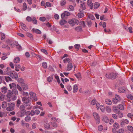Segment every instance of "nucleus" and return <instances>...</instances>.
Segmentation results:
<instances>
[{"label": "nucleus", "instance_id": "22", "mask_svg": "<svg viewBox=\"0 0 133 133\" xmlns=\"http://www.w3.org/2000/svg\"><path fill=\"white\" fill-rule=\"evenodd\" d=\"M8 104L5 101L3 102L2 105V108L4 109L7 107V106Z\"/></svg>", "mask_w": 133, "mask_h": 133}, {"label": "nucleus", "instance_id": "36", "mask_svg": "<svg viewBox=\"0 0 133 133\" xmlns=\"http://www.w3.org/2000/svg\"><path fill=\"white\" fill-rule=\"evenodd\" d=\"M68 9L69 11H72L74 10V8L73 6L71 5H70L69 6Z\"/></svg>", "mask_w": 133, "mask_h": 133}, {"label": "nucleus", "instance_id": "63", "mask_svg": "<svg viewBox=\"0 0 133 133\" xmlns=\"http://www.w3.org/2000/svg\"><path fill=\"white\" fill-rule=\"evenodd\" d=\"M1 39L2 40H3L5 37V35L3 33H1Z\"/></svg>", "mask_w": 133, "mask_h": 133}, {"label": "nucleus", "instance_id": "13", "mask_svg": "<svg viewBox=\"0 0 133 133\" xmlns=\"http://www.w3.org/2000/svg\"><path fill=\"white\" fill-rule=\"evenodd\" d=\"M73 67V65L72 63H68L67 66L66 70L68 71L71 70Z\"/></svg>", "mask_w": 133, "mask_h": 133}, {"label": "nucleus", "instance_id": "48", "mask_svg": "<svg viewBox=\"0 0 133 133\" xmlns=\"http://www.w3.org/2000/svg\"><path fill=\"white\" fill-rule=\"evenodd\" d=\"M99 108L102 112H104L105 110V107L104 105H101L99 107Z\"/></svg>", "mask_w": 133, "mask_h": 133}, {"label": "nucleus", "instance_id": "52", "mask_svg": "<svg viewBox=\"0 0 133 133\" xmlns=\"http://www.w3.org/2000/svg\"><path fill=\"white\" fill-rule=\"evenodd\" d=\"M2 47L4 48H7L8 50H9L10 49V48L7 45L4 44L2 45Z\"/></svg>", "mask_w": 133, "mask_h": 133}, {"label": "nucleus", "instance_id": "34", "mask_svg": "<svg viewBox=\"0 0 133 133\" xmlns=\"http://www.w3.org/2000/svg\"><path fill=\"white\" fill-rule=\"evenodd\" d=\"M54 76L55 78L57 80L58 83L59 84L60 83V81L59 76L57 74H55Z\"/></svg>", "mask_w": 133, "mask_h": 133}, {"label": "nucleus", "instance_id": "35", "mask_svg": "<svg viewBox=\"0 0 133 133\" xmlns=\"http://www.w3.org/2000/svg\"><path fill=\"white\" fill-rule=\"evenodd\" d=\"M17 81L19 83H21L22 84H24V80L22 78H18L17 79Z\"/></svg>", "mask_w": 133, "mask_h": 133}, {"label": "nucleus", "instance_id": "9", "mask_svg": "<svg viewBox=\"0 0 133 133\" xmlns=\"http://www.w3.org/2000/svg\"><path fill=\"white\" fill-rule=\"evenodd\" d=\"M44 125L45 128L47 129H48L50 128L49 122L47 119L45 120Z\"/></svg>", "mask_w": 133, "mask_h": 133}, {"label": "nucleus", "instance_id": "31", "mask_svg": "<svg viewBox=\"0 0 133 133\" xmlns=\"http://www.w3.org/2000/svg\"><path fill=\"white\" fill-rule=\"evenodd\" d=\"M103 120L106 123H107L109 121V119L108 117L106 116H104L103 117Z\"/></svg>", "mask_w": 133, "mask_h": 133}, {"label": "nucleus", "instance_id": "15", "mask_svg": "<svg viewBox=\"0 0 133 133\" xmlns=\"http://www.w3.org/2000/svg\"><path fill=\"white\" fill-rule=\"evenodd\" d=\"M23 102L26 104L28 103H29V98L27 97H24L22 98Z\"/></svg>", "mask_w": 133, "mask_h": 133}, {"label": "nucleus", "instance_id": "6", "mask_svg": "<svg viewBox=\"0 0 133 133\" xmlns=\"http://www.w3.org/2000/svg\"><path fill=\"white\" fill-rule=\"evenodd\" d=\"M30 96L31 97L32 99L34 101H36L37 100V98L36 97V94L33 92H30L29 93Z\"/></svg>", "mask_w": 133, "mask_h": 133}, {"label": "nucleus", "instance_id": "16", "mask_svg": "<svg viewBox=\"0 0 133 133\" xmlns=\"http://www.w3.org/2000/svg\"><path fill=\"white\" fill-rule=\"evenodd\" d=\"M22 124V126H25L26 128H28L29 127V124L28 123H25V122L23 121L22 120L21 121Z\"/></svg>", "mask_w": 133, "mask_h": 133}, {"label": "nucleus", "instance_id": "27", "mask_svg": "<svg viewBox=\"0 0 133 133\" xmlns=\"http://www.w3.org/2000/svg\"><path fill=\"white\" fill-rule=\"evenodd\" d=\"M5 78L6 81L8 82L9 81H12V79L9 76H5Z\"/></svg>", "mask_w": 133, "mask_h": 133}, {"label": "nucleus", "instance_id": "8", "mask_svg": "<svg viewBox=\"0 0 133 133\" xmlns=\"http://www.w3.org/2000/svg\"><path fill=\"white\" fill-rule=\"evenodd\" d=\"M9 107L6 108V110L8 111H11L13 110L14 109V103H11L10 104H8Z\"/></svg>", "mask_w": 133, "mask_h": 133}, {"label": "nucleus", "instance_id": "14", "mask_svg": "<svg viewBox=\"0 0 133 133\" xmlns=\"http://www.w3.org/2000/svg\"><path fill=\"white\" fill-rule=\"evenodd\" d=\"M20 24L22 28L25 31L28 30V29L25 24L22 22L20 23Z\"/></svg>", "mask_w": 133, "mask_h": 133}, {"label": "nucleus", "instance_id": "56", "mask_svg": "<svg viewBox=\"0 0 133 133\" xmlns=\"http://www.w3.org/2000/svg\"><path fill=\"white\" fill-rule=\"evenodd\" d=\"M75 49L78 50L80 47V45L79 44H76L75 45Z\"/></svg>", "mask_w": 133, "mask_h": 133}, {"label": "nucleus", "instance_id": "46", "mask_svg": "<svg viewBox=\"0 0 133 133\" xmlns=\"http://www.w3.org/2000/svg\"><path fill=\"white\" fill-rule=\"evenodd\" d=\"M6 116V114L4 112H0V117H5Z\"/></svg>", "mask_w": 133, "mask_h": 133}, {"label": "nucleus", "instance_id": "4", "mask_svg": "<svg viewBox=\"0 0 133 133\" xmlns=\"http://www.w3.org/2000/svg\"><path fill=\"white\" fill-rule=\"evenodd\" d=\"M117 75V74L116 73H111L109 74H106L105 76L107 78L114 79L116 78Z\"/></svg>", "mask_w": 133, "mask_h": 133}, {"label": "nucleus", "instance_id": "25", "mask_svg": "<svg viewBox=\"0 0 133 133\" xmlns=\"http://www.w3.org/2000/svg\"><path fill=\"white\" fill-rule=\"evenodd\" d=\"M1 91L3 93L5 94L7 91V89L5 87H3L1 89Z\"/></svg>", "mask_w": 133, "mask_h": 133}, {"label": "nucleus", "instance_id": "55", "mask_svg": "<svg viewBox=\"0 0 133 133\" xmlns=\"http://www.w3.org/2000/svg\"><path fill=\"white\" fill-rule=\"evenodd\" d=\"M118 108L121 110H123L124 109L123 106L122 104H119L118 106Z\"/></svg>", "mask_w": 133, "mask_h": 133}, {"label": "nucleus", "instance_id": "44", "mask_svg": "<svg viewBox=\"0 0 133 133\" xmlns=\"http://www.w3.org/2000/svg\"><path fill=\"white\" fill-rule=\"evenodd\" d=\"M84 16V14L83 13L80 12L78 13L77 14V16L79 18H81L83 17Z\"/></svg>", "mask_w": 133, "mask_h": 133}, {"label": "nucleus", "instance_id": "40", "mask_svg": "<svg viewBox=\"0 0 133 133\" xmlns=\"http://www.w3.org/2000/svg\"><path fill=\"white\" fill-rule=\"evenodd\" d=\"M124 129L121 128L118 130L117 131V133H124Z\"/></svg>", "mask_w": 133, "mask_h": 133}, {"label": "nucleus", "instance_id": "3", "mask_svg": "<svg viewBox=\"0 0 133 133\" xmlns=\"http://www.w3.org/2000/svg\"><path fill=\"white\" fill-rule=\"evenodd\" d=\"M68 22L72 26H74L75 24H78L79 23L78 21L75 18L69 20Z\"/></svg>", "mask_w": 133, "mask_h": 133}, {"label": "nucleus", "instance_id": "33", "mask_svg": "<svg viewBox=\"0 0 133 133\" xmlns=\"http://www.w3.org/2000/svg\"><path fill=\"white\" fill-rule=\"evenodd\" d=\"M26 35L28 37H29L31 39H33V35L32 34L29 32H27L26 33Z\"/></svg>", "mask_w": 133, "mask_h": 133}, {"label": "nucleus", "instance_id": "10", "mask_svg": "<svg viewBox=\"0 0 133 133\" xmlns=\"http://www.w3.org/2000/svg\"><path fill=\"white\" fill-rule=\"evenodd\" d=\"M129 123V121L127 119H125L122 121L121 123V126L122 127H124L125 125L128 124Z\"/></svg>", "mask_w": 133, "mask_h": 133}, {"label": "nucleus", "instance_id": "64", "mask_svg": "<svg viewBox=\"0 0 133 133\" xmlns=\"http://www.w3.org/2000/svg\"><path fill=\"white\" fill-rule=\"evenodd\" d=\"M128 116L132 119H133V114H131L130 113H129L128 114Z\"/></svg>", "mask_w": 133, "mask_h": 133}, {"label": "nucleus", "instance_id": "42", "mask_svg": "<svg viewBox=\"0 0 133 133\" xmlns=\"http://www.w3.org/2000/svg\"><path fill=\"white\" fill-rule=\"evenodd\" d=\"M42 65L43 67L45 69H46L47 67V65L46 63L43 62L42 64Z\"/></svg>", "mask_w": 133, "mask_h": 133}, {"label": "nucleus", "instance_id": "12", "mask_svg": "<svg viewBox=\"0 0 133 133\" xmlns=\"http://www.w3.org/2000/svg\"><path fill=\"white\" fill-rule=\"evenodd\" d=\"M10 76L13 78H14L16 79L18 77L17 73L16 72H14L13 71L10 75Z\"/></svg>", "mask_w": 133, "mask_h": 133}, {"label": "nucleus", "instance_id": "7", "mask_svg": "<svg viewBox=\"0 0 133 133\" xmlns=\"http://www.w3.org/2000/svg\"><path fill=\"white\" fill-rule=\"evenodd\" d=\"M93 115L95 119L96 120L97 123L98 124L99 123L100 120L98 114L96 112H94L93 113Z\"/></svg>", "mask_w": 133, "mask_h": 133}, {"label": "nucleus", "instance_id": "59", "mask_svg": "<svg viewBox=\"0 0 133 133\" xmlns=\"http://www.w3.org/2000/svg\"><path fill=\"white\" fill-rule=\"evenodd\" d=\"M115 97V98L117 99L118 101H119L120 100L121 98L119 96L117 95H116Z\"/></svg>", "mask_w": 133, "mask_h": 133}, {"label": "nucleus", "instance_id": "1", "mask_svg": "<svg viewBox=\"0 0 133 133\" xmlns=\"http://www.w3.org/2000/svg\"><path fill=\"white\" fill-rule=\"evenodd\" d=\"M7 97L8 98V101L9 102L10 101L11 99L12 100H15L17 98L16 96L13 95L11 90H9L7 95Z\"/></svg>", "mask_w": 133, "mask_h": 133}, {"label": "nucleus", "instance_id": "21", "mask_svg": "<svg viewBox=\"0 0 133 133\" xmlns=\"http://www.w3.org/2000/svg\"><path fill=\"white\" fill-rule=\"evenodd\" d=\"M12 91L13 94H14L15 96H16L18 95V92L16 88H13L12 90Z\"/></svg>", "mask_w": 133, "mask_h": 133}, {"label": "nucleus", "instance_id": "61", "mask_svg": "<svg viewBox=\"0 0 133 133\" xmlns=\"http://www.w3.org/2000/svg\"><path fill=\"white\" fill-rule=\"evenodd\" d=\"M89 17L90 19L92 20H94L95 18L94 15L92 14L89 15Z\"/></svg>", "mask_w": 133, "mask_h": 133}, {"label": "nucleus", "instance_id": "5", "mask_svg": "<svg viewBox=\"0 0 133 133\" xmlns=\"http://www.w3.org/2000/svg\"><path fill=\"white\" fill-rule=\"evenodd\" d=\"M13 71L11 70V68L9 67H7L5 69V70L4 71L3 74L4 75H8L10 74Z\"/></svg>", "mask_w": 133, "mask_h": 133}, {"label": "nucleus", "instance_id": "62", "mask_svg": "<svg viewBox=\"0 0 133 133\" xmlns=\"http://www.w3.org/2000/svg\"><path fill=\"white\" fill-rule=\"evenodd\" d=\"M81 26H78L75 28V30L77 31H79L81 30Z\"/></svg>", "mask_w": 133, "mask_h": 133}, {"label": "nucleus", "instance_id": "19", "mask_svg": "<svg viewBox=\"0 0 133 133\" xmlns=\"http://www.w3.org/2000/svg\"><path fill=\"white\" fill-rule=\"evenodd\" d=\"M21 86L24 90H26L28 89V85L24 83L22 84Z\"/></svg>", "mask_w": 133, "mask_h": 133}, {"label": "nucleus", "instance_id": "32", "mask_svg": "<svg viewBox=\"0 0 133 133\" xmlns=\"http://www.w3.org/2000/svg\"><path fill=\"white\" fill-rule=\"evenodd\" d=\"M53 79V77L52 76H51L48 77L47 79V81L49 82H51Z\"/></svg>", "mask_w": 133, "mask_h": 133}, {"label": "nucleus", "instance_id": "53", "mask_svg": "<svg viewBox=\"0 0 133 133\" xmlns=\"http://www.w3.org/2000/svg\"><path fill=\"white\" fill-rule=\"evenodd\" d=\"M118 116L119 117L122 118L123 116V115L122 113L121 112L118 111Z\"/></svg>", "mask_w": 133, "mask_h": 133}, {"label": "nucleus", "instance_id": "26", "mask_svg": "<svg viewBox=\"0 0 133 133\" xmlns=\"http://www.w3.org/2000/svg\"><path fill=\"white\" fill-rule=\"evenodd\" d=\"M80 7L83 10H85L86 8L85 4L84 3H82L80 4Z\"/></svg>", "mask_w": 133, "mask_h": 133}, {"label": "nucleus", "instance_id": "11", "mask_svg": "<svg viewBox=\"0 0 133 133\" xmlns=\"http://www.w3.org/2000/svg\"><path fill=\"white\" fill-rule=\"evenodd\" d=\"M51 119L54 121V122H51V124L52 126L54 127H56L57 126V124L56 123L57 121L56 118L55 117H52Z\"/></svg>", "mask_w": 133, "mask_h": 133}, {"label": "nucleus", "instance_id": "51", "mask_svg": "<svg viewBox=\"0 0 133 133\" xmlns=\"http://www.w3.org/2000/svg\"><path fill=\"white\" fill-rule=\"evenodd\" d=\"M103 129V127L102 125H100L98 127V129L99 131H102Z\"/></svg>", "mask_w": 133, "mask_h": 133}, {"label": "nucleus", "instance_id": "24", "mask_svg": "<svg viewBox=\"0 0 133 133\" xmlns=\"http://www.w3.org/2000/svg\"><path fill=\"white\" fill-rule=\"evenodd\" d=\"M9 86L10 89L16 88V84L14 83H12L11 84H10Z\"/></svg>", "mask_w": 133, "mask_h": 133}, {"label": "nucleus", "instance_id": "20", "mask_svg": "<svg viewBox=\"0 0 133 133\" xmlns=\"http://www.w3.org/2000/svg\"><path fill=\"white\" fill-rule=\"evenodd\" d=\"M71 59L69 58H66L63 59V62L64 63H71Z\"/></svg>", "mask_w": 133, "mask_h": 133}, {"label": "nucleus", "instance_id": "50", "mask_svg": "<svg viewBox=\"0 0 133 133\" xmlns=\"http://www.w3.org/2000/svg\"><path fill=\"white\" fill-rule=\"evenodd\" d=\"M66 3L65 0H62L61 2V5L62 6H63L66 4Z\"/></svg>", "mask_w": 133, "mask_h": 133}, {"label": "nucleus", "instance_id": "28", "mask_svg": "<svg viewBox=\"0 0 133 133\" xmlns=\"http://www.w3.org/2000/svg\"><path fill=\"white\" fill-rule=\"evenodd\" d=\"M20 61V58L18 57H16L14 60V62L15 63H18Z\"/></svg>", "mask_w": 133, "mask_h": 133}, {"label": "nucleus", "instance_id": "49", "mask_svg": "<svg viewBox=\"0 0 133 133\" xmlns=\"http://www.w3.org/2000/svg\"><path fill=\"white\" fill-rule=\"evenodd\" d=\"M113 126L115 128H118L119 127V125L118 123H115L114 124Z\"/></svg>", "mask_w": 133, "mask_h": 133}, {"label": "nucleus", "instance_id": "2", "mask_svg": "<svg viewBox=\"0 0 133 133\" xmlns=\"http://www.w3.org/2000/svg\"><path fill=\"white\" fill-rule=\"evenodd\" d=\"M26 20L28 22L32 21L34 24H36L37 22V21L35 17H31L28 16L26 18Z\"/></svg>", "mask_w": 133, "mask_h": 133}, {"label": "nucleus", "instance_id": "17", "mask_svg": "<svg viewBox=\"0 0 133 133\" xmlns=\"http://www.w3.org/2000/svg\"><path fill=\"white\" fill-rule=\"evenodd\" d=\"M125 91V89L124 88L121 87L118 89V91L120 93H124Z\"/></svg>", "mask_w": 133, "mask_h": 133}, {"label": "nucleus", "instance_id": "23", "mask_svg": "<svg viewBox=\"0 0 133 133\" xmlns=\"http://www.w3.org/2000/svg\"><path fill=\"white\" fill-rule=\"evenodd\" d=\"M32 31L34 32L35 31L37 34H41V31L38 29H35L34 28L32 29Z\"/></svg>", "mask_w": 133, "mask_h": 133}, {"label": "nucleus", "instance_id": "58", "mask_svg": "<svg viewBox=\"0 0 133 133\" xmlns=\"http://www.w3.org/2000/svg\"><path fill=\"white\" fill-rule=\"evenodd\" d=\"M127 98L131 100L133 99V96L131 95H127Z\"/></svg>", "mask_w": 133, "mask_h": 133}, {"label": "nucleus", "instance_id": "37", "mask_svg": "<svg viewBox=\"0 0 133 133\" xmlns=\"http://www.w3.org/2000/svg\"><path fill=\"white\" fill-rule=\"evenodd\" d=\"M5 96L3 94L1 93L0 92V100L1 101L4 100Z\"/></svg>", "mask_w": 133, "mask_h": 133}, {"label": "nucleus", "instance_id": "57", "mask_svg": "<svg viewBox=\"0 0 133 133\" xmlns=\"http://www.w3.org/2000/svg\"><path fill=\"white\" fill-rule=\"evenodd\" d=\"M23 10L24 11L26 10L27 8L26 4V3H24L23 5Z\"/></svg>", "mask_w": 133, "mask_h": 133}, {"label": "nucleus", "instance_id": "54", "mask_svg": "<svg viewBox=\"0 0 133 133\" xmlns=\"http://www.w3.org/2000/svg\"><path fill=\"white\" fill-rule=\"evenodd\" d=\"M27 113H29V115H30L32 116L34 115L35 114V111L33 110H31L30 112L28 111Z\"/></svg>", "mask_w": 133, "mask_h": 133}, {"label": "nucleus", "instance_id": "45", "mask_svg": "<svg viewBox=\"0 0 133 133\" xmlns=\"http://www.w3.org/2000/svg\"><path fill=\"white\" fill-rule=\"evenodd\" d=\"M125 29L126 30L128 31L129 30V32L130 33H132V28L129 27L128 28L127 27H125Z\"/></svg>", "mask_w": 133, "mask_h": 133}, {"label": "nucleus", "instance_id": "41", "mask_svg": "<svg viewBox=\"0 0 133 133\" xmlns=\"http://www.w3.org/2000/svg\"><path fill=\"white\" fill-rule=\"evenodd\" d=\"M19 109L21 111H25V107L24 105H21Z\"/></svg>", "mask_w": 133, "mask_h": 133}, {"label": "nucleus", "instance_id": "30", "mask_svg": "<svg viewBox=\"0 0 133 133\" xmlns=\"http://www.w3.org/2000/svg\"><path fill=\"white\" fill-rule=\"evenodd\" d=\"M99 5L100 4L98 3L97 2L95 3L94 5V8L96 9H97L99 7Z\"/></svg>", "mask_w": 133, "mask_h": 133}, {"label": "nucleus", "instance_id": "47", "mask_svg": "<svg viewBox=\"0 0 133 133\" xmlns=\"http://www.w3.org/2000/svg\"><path fill=\"white\" fill-rule=\"evenodd\" d=\"M31 119V118L29 116H27L25 118V121L28 122L30 121Z\"/></svg>", "mask_w": 133, "mask_h": 133}, {"label": "nucleus", "instance_id": "39", "mask_svg": "<svg viewBox=\"0 0 133 133\" xmlns=\"http://www.w3.org/2000/svg\"><path fill=\"white\" fill-rule=\"evenodd\" d=\"M66 22V21L64 19H61L60 20V24L61 25H63Z\"/></svg>", "mask_w": 133, "mask_h": 133}, {"label": "nucleus", "instance_id": "18", "mask_svg": "<svg viewBox=\"0 0 133 133\" xmlns=\"http://www.w3.org/2000/svg\"><path fill=\"white\" fill-rule=\"evenodd\" d=\"M78 88V87L77 85L75 84L73 86V92L74 93L77 92Z\"/></svg>", "mask_w": 133, "mask_h": 133}, {"label": "nucleus", "instance_id": "29", "mask_svg": "<svg viewBox=\"0 0 133 133\" xmlns=\"http://www.w3.org/2000/svg\"><path fill=\"white\" fill-rule=\"evenodd\" d=\"M105 102L107 104L109 105H111L112 103L111 101L109 99H106L105 100Z\"/></svg>", "mask_w": 133, "mask_h": 133}, {"label": "nucleus", "instance_id": "38", "mask_svg": "<svg viewBox=\"0 0 133 133\" xmlns=\"http://www.w3.org/2000/svg\"><path fill=\"white\" fill-rule=\"evenodd\" d=\"M127 129L128 130L131 132H133V128L131 126H127Z\"/></svg>", "mask_w": 133, "mask_h": 133}, {"label": "nucleus", "instance_id": "60", "mask_svg": "<svg viewBox=\"0 0 133 133\" xmlns=\"http://www.w3.org/2000/svg\"><path fill=\"white\" fill-rule=\"evenodd\" d=\"M21 114L20 115V117H23L25 115V111H21Z\"/></svg>", "mask_w": 133, "mask_h": 133}, {"label": "nucleus", "instance_id": "43", "mask_svg": "<svg viewBox=\"0 0 133 133\" xmlns=\"http://www.w3.org/2000/svg\"><path fill=\"white\" fill-rule=\"evenodd\" d=\"M106 110L107 112L108 113H110L111 111V109L109 106H107L106 107Z\"/></svg>", "mask_w": 133, "mask_h": 133}]
</instances>
